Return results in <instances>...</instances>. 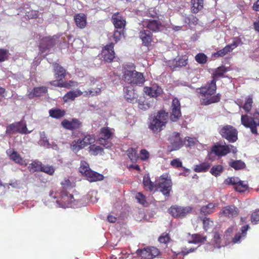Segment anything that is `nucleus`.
I'll return each mask as SVG.
<instances>
[{
    "mask_svg": "<svg viewBox=\"0 0 259 259\" xmlns=\"http://www.w3.org/2000/svg\"><path fill=\"white\" fill-rule=\"evenodd\" d=\"M123 34V32L121 31H119L118 30H115L114 31L113 34V37L116 42H117L118 40H120L121 37V35Z\"/></svg>",
    "mask_w": 259,
    "mask_h": 259,
    "instance_id": "774afa93",
    "label": "nucleus"
},
{
    "mask_svg": "<svg viewBox=\"0 0 259 259\" xmlns=\"http://www.w3.org/2000/svg\"><path fill=\"white\" fill-rule=\"evenodd\" d=\"M217 206L218 204L214 203H209L207 205H203L200 208V213L204 215L211 214L214 211L215 208Z\"/></svg>",
    "mask_w": 259,
    "mask_h": 259,
    "instance_id": "473e14b6",
    "label": "nucleus"
},
{
    "mask_svg": "<svg viewBox=\"0 0 259 259\" xmlns=\"http://www.w3.org/2000/svg\"><path fill=\"white\" fill-rule=\"evenodd\" d=\"M143 184L146 190L159 191L165 197H169L172 189V182L170 179L168 178L167 174H164L161 176L155 182V184L150 180L149 174L145 175L143 177Z\"/></svg>",
    "mask_w": 259,
    "mask_h": 259,
    "instance_id": "f257e3e1",
    "label": "nucleus"
},
{
    "mask_svg": "<svg viewBox=\"0 0 259 259\" xmlns=\"http://www.w3.org/2000/svg\"><path fill=\"white\" fill-rule=\"evenodd\" d=\"M55 171V168L52 165L43 164L41 167V172H44L50 176L53 175Z\"/></svg>",
    "mask_w": 259,
    "mask_h": 259,
    "instance_id": "864d4df0",
    "label": "nucleus"
},
{
    "mask_svg": "<svg viewBox=\"0 0 259 259\" xmlns=\"http://www.w3.org/2000/svg\"><path fill=\"white\" fill-rule=\"evenodd\" d=\"M43 164L38 160L33 161L28 166V169L30 172L41 171Z\"/></svg>",
    "mask_w": 259,
    "mask_h": 259,
    "instance_id": "c9c22d12",
    "label": "nucleus"
},
{
    "mask_svg": "<svg viewBox=\"0 0 259 259\" xmlns=\"http://www.w3.org/2000/svg\"><path fill=\"white\" fill-rule=\"evenodd\" d=\"M87 180L90 182H94L102 181L104 179V176L97 172L90 170L85 176Z\"/></svg>",
    "mask_w": 259,
    "mask_h": 259,
    "instance_id": "c756f323",
    "label": "nucleus"
},
{
    "mask_svg": "<svg viewBox=\"0 0 259 259\" xmlns=\"http://www.w3.org/2000/svg\"><path fill=\"white\" fill-rule=\"evenodd\" d=\"M239 180L240 179L238 177H229L225 180L224 183L228 185H233L235 187L239 182Z\"/></svg>",
    "mask_w": 259,
    "mask_h": 259,
    "instance_id": "6e6d98bb",
    "label": "nucleus"
},
{
    "mask_svg": "<svg viewBox=\"0 0 259 259\" xmlns=\"http://www.w3.org/2000/svg\"><path fill=\"white\" fill-rule=\"evenodd\" d=\"M211 152L218 157L225 156L232 152L234 154L237 152V148L232 145H227L225 143L222 144L221 143H217L211 148Z\"/></svg>",
    "mask_w": 259,
    "mask_h": 259,
    "instance_id": "0eeeda50",
    "label": "nucleus"
},
{
    "mask_svg": "<svg viewBox=\"0 0 259 259\" xmlns=\"http://www.w3.org/2000/svg\"><path fill=\"white\" fill-rule=\"evenodd\" d=\"M242 41L240 38L239 37H236L234 38V40H233V42L230 45H228V46H229L230 48H232V50L236 48L237 46H238L239 45L242 44Z\"/></svg>",
    "mask_w": 259,
    "mask_h": 259,
    "instance_id": "0e129e2a",
    "label": "nucleus"
},
{
    "mask_svg": "<svg viewBox=\"0 0 259 259\" xmlns=\"http://www.w3.org/2000/svg\"><path fill=\"white\" fill-rule=\"evenodd\" d=\"M234 188L237 192H244L248 189V186L246 182L239 180Z\"/></svg>",
    "mask_w": 259,
    "mask_h": 259,
    "instance_id": "c03bdc74",
    "label": "nucleus"
},
{
    "mask_svg": "<svg viewBox=\"0 0 259 259\" xmlns=\"http://www.w3.org/2000/svg\"><path fill=\"white\" fill-rule=\"evenodd\" d=\"M83 93L78 89L72 90L67 92L63 97V100L65 103L73 101L75 98L82 95Z\"/></svg>",
    "mask_w": 259,
    "mask_h": 259,
    "instance_id": "a878e982",
    "label": "nucleus"
},
{
    "mask_svg": "<svg viewBox=\"0 0 259 259\" xmlns=\"http://www.w3.org/2000/svg\"><path fill=\"white\" fill-rule=\"evenodd\" d=\"M144 92L147 95L155 98L162 96L163 94L162 88L156 83L152 84L151 87H145Z\"/></svg>",
    "mask_w": 259,
    "mask_h": 259,
    "instance_id": "a211bd4d",
    "label": "nucleus"
},
{
    "mask_svg": "<svg viewBox=\"0 0 259 259\" xmlns=\"http://www.w3.org/2000/svg\"><path fill=\"white\" fill-rule=\"evenodd\" d=\"M190 239L188 242L191 244H198L203 243L206 240V236L200 234H193L191 235L189 234Z\"/></svg>",
    "mask_w": 259,
    "mask_h": 259,
    "instance_id": "7c9ffc66",
    "label": "nucleus"
},
{
    "mask_svg": "<svg viewBox=\"0 0 259 259\" xmlns=\"http://www.w3.org/2000/svg\"><path fill=\"white\" fill-rule=\"evenodd\" d=\"M54 76L59 80H62L66 76V70L57 63L52 64Z\"/></svg>",
    "mask_w": 259,
    "mask_h": 259,
    "instance_id": "5701e85b",
    "label": "nucleus"
},
{
    "mask_svg": "<svg viewBox=\"0 0 259 259\" xmlns=\"http://www.w3.org/2000/svg\"><path fill=\"white\" fill-rule=\"evenodd\" d=\"M198 18L193 15H190L185 18V22L189 25H196L198 23Z\"/></svg>",
    "mask_w": 259,
    "mask_h": 259,
    "instance_id": "5fc2aeb1",
    "label": "nucleus"
},
{
    "mask_svg": "<svg viewBox=\"0 0 259 259\" xmlns=\"http://www.w3.org/2000/svg\"><path fill=\"white\" fill-rule=\"evenodd\" d=\"M91 169L90 168L89 164L88 162L85 161H81L80 162V165L79 168V172L84 177L87 174L88 171H90Z\"/></svg>",
    "mask_w": 259,
    "mask_h": 259,
    "instance_id": "49530a36",
    "label": "nucleus"
},
{
    "mask_svg": "<svg viewBox=\"0 0 259 259\" xmlns=\"http://www.w3.org/2000/svg\"><path fill=\"white\" fill-rule=\"evenodd\" d=\"M112 22L117 29H123L126 26L125 18L119 12L114 13L111 17Z\"/></svg>",
    "mask_w": 259,
    "mask_h": 259,
    "instance_id": "aec40b11",
    "label": "nucleus"
},
{
    "mask_svg": "<svg viewBox=\"0 0 259 259\" xmlns=\"http://www.w3.org/2000/svg\"><path fill=\"white\" fill-rule=\"evenodd\" d=\"M210 167V164L208 162H203L199 164L196 165L194 170L197 172H204L207 171Z\"/></svg>",
    "mask_w": 259,
    "mask_h": 259,
    "instance_id": "58836bf2",
    "label": "nucleus"
},
{
    "mask_svg": "<svg viewBox=\"0 0 259 259\" xmlns=\"http://www.w3.org/2000/svg\"><path fill=\"white\" fill-rule=\"evenodd\" d=\"M48 92V88L46 87H35L28 95L29 99H31L35 97H39Z\"/></svg>",
    "mask_w": 259,
    "mask_h": 259,
    "instance_id": "c85d7f7f",
    "label": "nucleus"
},
{
    "mask_svg": "<svg viewBox=\"0 0 259 259\" xmlns=\"http://www.w3.org/2000/svg\"><path fill=\"white\" fill-rule=\"evenodd\" d=\"M193 208L191 206H181L177 205L171 206L168 209L169 213L175 218L183 219L191 212Z\"/></svg>",
    "mask_w": 259,
    "mask_h": 259,
    "instance_id": "f8f14e48",
    "label": "nucleus"
},
{
    "mask_svg": "<svg viewBox=\"0 0 259 259\" xmlns=\"http://www.w3.org/2000/svg\"><path fill=\"white\" fill-rule=\"evenodd\" d=\"M143 27L149 29L153 32H157L160 30L162 23L159 19H144L141 21Z\"/></svg>",
    "mask_w": 259,
    "mask_h": 259,
    "instance_id": "f3484780",
    "label": "nucleus"
},
{
    "mask_svg": "<svg viewBox=\"0 0 259 259\" xmlns=\"http://www.w3.org/2000/svg\"><path fill=\"white\" fill-rule=\"evenodd\" d=\"M9 56V53L8 50L0 49V62H2L8 60Z\"/></svg>",
    "mask_w": 259,
    "mask_h": 259,
    "instance_id": "bf43d9fd",
    "label": "nucleus"
},
{
    "mask_svg": "<svg viewBox=\"0 0 259 259\" xmlns=\"http://www.w3.org/2000/svg\"><path fill=\"white\" fill-rule=\"evenodd\" d=\"M199 219L202 222L203 228L204 231H207L213 226V221L210 218L206 217H200Z\"/></svg>",
    "mask_w": 259,
    "mask_h": 259,
    "instance_id": "4c0bfd02",
    "label": "nucleus"
},
{
    "mask_svg": "<svg viewBox=\"0 0 259 259\" xmlns=\"http://www.w3.org/2000/svg\"><path fill=\"white\" fill-rule=\"evenodd\" d=\"M139 35L143 46L149 47L151 45L153 37L152 32L148 29H143L140 31Z\"/></svg>",
    "mask_w": 259,
    "mask_h": 259,
    "instance_id": "4be33fe9",
    "label": "nucleus"
},
{
    "mask_svg": "<svg viewBox=\"0 0 259 259\" xmlns=\"http://www.w3.org/2000/svg\"><path fill=\"white\" fill-rule=\"evenodd\" d=\"M135 75L134 76V78L133 79V81L131 80V79L129 78V76H127L126 79L128 80V81H130V84H143L145 81L144 76L142 73L135 71Z\"/></svg>",
    "mask_w": 259,
    "mask_h": 259,
    "instance_id": "2f4dec72",
    "label": "nucleus"
},
{
    "mask_svg": "<svg viewBox=\"0 0 259 259\" xmlns=\"http://www.w3.org/2000/svg\"><path fill=\"white\" fill-rule=\"evenodd\" d=\"M124 98L127 102L134 103L137 101L136 94L131 88L125 87L124 88Z\"/></svg>",
    "mask_w": 259,
    "mask_h": 259,
    "instance_id": "cd10ccee",
    "label": "nucleus"
},
{
    "mask_svg": "<svg viewBox=\"0 0 259 259\" xmlns=\"http://www.w3.org/2000/svg\"><path fill=\"white\" fill-rule=\"evenodd\" d=\"M195 59L198 63L204 64L207 61V57L205 54L199 53L195 56Z\"/></svg>",
    "mask_w": 259,
    "mask_h": 259,
    "instance_id": "8fccbe9b",
    "label": "nucleus"
},
{
    "mask_svg": "<svg viewBox=\"0 0 259 259\" xmlns=\"http://www.w3.org/2000/svg\"><path fill=\"white\" fill-rule=\"evenodd\" d=\"M136 198L137 199L138 202L143 205L145 206L147 204L146 198L141 192H138L136 194Z\"/></svg>",
    "mask_w": 259,
    "mask_h": 259,
    "instance_id": "4d7b16f0",
    "label": "nucleus"
},
{
    "mask_svg": "<svg viewBox=\"0 0 259 259\" xmlns=\"http://www.w3.org/2000/svg\"><path fill=\"white\" fill-rule=\"evenodd\" d=\"M168 118V114L165 111H158L156 115L150 119L149 128L154 133H159L166 126Z\"/></svg>",
    "mask_w": 259,
    "mask_h": 259,
    "instance_id": "7ed1b4c3",
    "label": "nucleus"
},
{
    "mask_svg": "<svg viewBox=\"0 0 259 259\" xmlns=\"http://www.w3.org/2000/svg\"><path fill=\"white\" fill-rule=\"evenodd\" d=\"M140 157L142 160H146L149 157V153L146 149H142L140 152Z\"/></svg>",
    "mask_w": 259,
    "mask_h": 259,
    "instance_id": "69168bd1",
    "label": "nucleus"
},
{
    "mask_svg": "<svg viewBox=\"0 0 259 259\" xmlns=\"http://www.w3.org/2000/svg\"><path fill=\"white\" fill-rule=\"evenodd\" d=\"M61 124L63 128L70 131L78 130L82 126V122L75 118L71 120L65 119L61 121Z\"/></svg>",
    "mask_w": 259,
    "mask_h": 259,
    "instance_id": "6ab92c4d",
    "label": "nucleus"
},
{
    "mask_svg": "<svg viewBox=\"0 0 259 259\" xmlns=\"http://www.w3.org/2000/svg\"><path fill=\"white\" fill-rule=\"evenodd\" d=\"M56 202L62 207H74L77 204V201L73 196L65 190L61 191L60 196L56 200Z\"/></svg>",
    "mask_w": 259,
    "mask_h": 259,
    "instance_id": "9d476101",
    "label": "nucleus"
},
{
    "mask_svg": "<svg viewBox=\"0 0 259 259\" xmlns=\"http://www.w3.org/2000/svg\"><path fill=\"white\" fill-rule=\"evenodd\" d=\"M10 158L15 163L20 165L24 164V161L20 155L16 151L13 150L9 155Z\"/></svg>",
    "mask_w": 259,
    "mask_h": 259,
    "instance_id": "ea45409f",
    "label": "nucleus"
},
{
    "mask_svg": "<svg viewBox=\"0 0 259 259\" xmlns=\"http://www.w3.org/2000/svg\"><path fill=\"white\" fill-rule=\"evenodd\" d=\"M95 142L93 135L87 134L83 138L73 141L70 144V149L75 153H77L80 150L84 148Z\"/></svg>",
    "mask_w": 259,
    "mask_h": 259,
    "instance_id": "423d86ee",
    "label": "nucleus"
},
{
    "mask_svg": "<svg viewBox=\"0 0 259 259\" xmlns=\"http://www.w3.org/2000/svg\"><path fill=\"white\" fill-rule=\"evenodd\" d=\"M181 115L180 102L177 98H175L170 107V119L172 122H176Z\"/></svg>",
    "mask_w": 259,
    "mask_h": 259,
    "instance_id": "dca6fc26",
    "label": "nucleus"
},
{
    "mask_svg": "<svg viewBox=\"0 0 259 259\" xmlns=\"http://www.w3.org/2000/svg\"><path fill=\"white\" fill-rule=\"evenodd\" d=\"M114 130L109 127H102L99 132V138L98 139V143L103 146L105 148H110L112 146L111 141L114 135Z\"/></svg>",
    "mask_w": 259,
    "mask_h": 259,
    "instance_id": "39448f33",
    "label": "nucleus"
},
{
    "mask_svg": "<svg viewBox=\"0 0 259 259\" xmlns=\"http://www.w3.org/2000/svg\"><path fill=\"white\" fill-rule=\"evenodd\" d=\"M188 64V57L183 56L180 57L178 60H173L170 62V67L174 68L186 66Z\"/></svg>",
    "mask_w": 259,
    "mask_h": 259,
    "instance_id": "f704fd0d",
    "label": "nucleus"
},
{
    "mask_svg": "<svg viewBox=\"0 0 259 259\" xmlns=\"http://www.w3.org/2000/svg\"><path fill=\"white\" fill-rule=\"evenodd\" d=\"M204 0H191L190 10L193 14H197L204 8Z\"/></svg>",
    "mask_w": 259,
    "mask_h": 259,
    "instance_id": "393cba45",
    "label": "nucleus"
},
{
    "mask_svg": "<svg viewBox=\"0 0 259 259\" xmlns=\"http://www.w3.org/2000/svg\"><path fill=\"white\" fill-rule=\"evenodd\" d=\"M135 66L134 65H127L125 66H124L123 69V80L125 82L130 84V81H128V80L126 79V75L129 76V78H130L131 79V80L133 81V79L135 75Z\"/></svg>",
    "mask_w": 259,
    "mask_h": 259,
    "instance_id": "b1692460",
    "label": "nucleus"
},
{
    "mask_svg": "<svg viewBox=\"0 0 259 259\" xmlns=\"http://www.w3.org/2000/svg\"><path fill=\"white\" fill-rule=\"evenodd\" d=\"M212 242L215 247L217 248H220L221 247L220 235L218 232L214 233Z\"/></svg>",
    "mask_w": 259,
    "mask_h": 259,
    "instance_id": "680f3d73",
    "label": "nucleus"
},
{
    "mask_svg": "<svg viewBox=\"0 0 259 259\" xmlns=\"http://www.w3.org/2000/svg\"><path fill=\"white\" fill-rule=\"evenodd\" d=\"M232 51V48H230L229 46H226L223 49L218 51L213 54V56L215 57H222L227 55Z\"/></svg>",
    "mask_w": 259,
    "mask_h": 259,
    "instance_id": "37998d69",
    "label": "nucleus"
},
{
    "mask_svg": "<svg viewBox=\"0 0 259 259\" xmlns=\"http://www.w3.org/2000/svg\"><path fill=\"white\" fill-rule=\"evenodd\" d=\"M50 117L55 119H60L66 115V111L64 109L56 108H52L49 111Z\"/></svg>",
    "mask_w": 259,
    "mask_h": 259,
    "instance_id": "72a5a7b5",
    "label": "nucleus"
},
{
    "mask_svg": "<svg viewBox=\"0 0 259 259\" xmlns=\"http://www.w3.org/2000/svg\"><path fill=\"white\" fill-rule=\"evenodd\" d=\"M227 69L224 66H220L216 69L215 71L212 74V79H215L221 77H223L224 74L227 71Z\"/></svg>",
    "mask_w": 259,
    "mask_h": 259,
    "instance_id": "a19ab883",
    "label": "nucleus"
},
{
    "mask_svg": "<svg viewBox=\"0 0 259 259\" xmlns=\"http://www.w3.org/2000/svg\"><path fill=\"white\" fill-rule=\"evenodd\" d=\"M219 134L229 143H234L238 140V131L232 125L226 124L221 127Z\"/></svg>",
    "mask_w": 259,
    "mask_h": 259,
    "instance_id": "6e6552de",
    "label": "nucleus"
},
{
    "mask_svg": "<svg viewBox=\"0 0 259 259\" xmlns=\"http://www.w3.org/2000/svg\"><path fill=\"white\" fill-rule=\"evenodd\" d=\"M170 238L168 233H163L158 238V241L161 243L167 244L169 242Z\"/></svg>",
    "mask_w": 259,
    "mask_h": 259,
    "instance_id": "052dcab7",
    "label": "nucleus"
},
{
    "mask_svg": "<svg viewBox=\"0 0 259 259\" xmlns=\"http://www.w3.org/2000/svg\"><path fill=\"white\" fill-rule=\"evenodd\" d=\"M229 165L235 170L243 169L245 167V164L241 160H233L229 163Z\"/></svg>",
    "mask_w": 259,
    "mask_h": 259,
    "instance_id": "a18cd8bd",
    "label": "nucleus"
},
{
    "mask_svg": "<svg viewBox=\"0 0 259 259\" xmlns=\"http://www.w3.org/2000/svg\"><path fill=\"white\" fill-rule=\"evenodd\" d=\"M170 165L175 168L181 167L182 166V162L180 159L176 158L171 161Z\"/></svg>",
    "mask_w": 259,
    "mask_h": 259,
    "instance_id": "338daca9",
    "label": "nucleus"
},
{
    "mask_svg": "<svg viewBox=\"0 0 259 259\" xmlns=\"http://www.w3.org/2000/svg\"><path fill=\"white\" fill-rule=\"evenodd\" d=\"M217 89L215 79L207 81L204 85L197 89L198 97L200 99L201 105H208L218 103L220 101L221 94L218 93L214 95Z\"/></svg>",
    "mask_w": 259,
    "mask_h": 259,
    "instance_id": "f03ea898",
    "label": "nucleus"
},
{
    "mask_svg": "<svg viewBox=\"0 0 259 259\" xmlns=\"http://www.w3.org/2000/svg\"><path fill=\"white\" fill-rule=\"evenodd\" d=\"M114 44L110 42L104 46L101 51V57L103 60L107 63H111L115 57V53L114 51Z\"/></svg>",
    "mask_w": 259,
    "mask_h": 259,
    "instance_id": "4468645a",
    "label": "nucleus"
},
{
    "mask_svg": "<svg viewBox=\"0 0 259 259\" xmlns=\"http://www.w3.org/2000/svg\"><path fill=\"white\" fill-rule=\"evenodd\" d=\"M146 15L153 19H159L158 11L156 8H150L146 11Z\"/></svg>",
    "mask_w": 259,
    "mask_h": 259,
    "instance_id": "09e8293b",
    "label": "nucleus"
},
{
    "mask_svg": "<svg viewBox=\"0 0 259 259\" xmlns=\"http://www.w3.org/2000/svg\"><path fill=\"white\" fill-rule=\"evenodd\" d=\"M26 16L28 19H35L38 16V12L35 10H30L26 13Z\"/></svg>",
    "mask_w": 259,
    "mask_h": 259,
    "instance_id": "e2e57ef3",
    "label": "nucleus"
},
{
    "mask_svg": "<svg viewBox=\"0 0 259 259\" xmlns=\"http://www.w3.org/2000/svg\"><path fill=\"white\" fill-rule=\"evenodd\" d=\"M253 99L252 97H248L246 99L244 105L242 106V108L247 113L249 112L252 107Z\"/></svg>",
    "mask_w": 259,
    "mask_h": 259,
    "instance_id": "de8ad7c7",
    "label": "nucleus"
},
{
    "mask_svg": "<svg viewBox=\"0 0 259 259\" xmlns=\"http://www.w3.org/2000/svg\"><path fill=\"white\" fill-rule=\"evenodd\" d=\"M241 124L246 128H249L252 134L257 135V126H259V113L255 112L253 117L247 114L242 115L241 116Z\"/></svg>",
    "mask_w": 259,
    "mask_h": 259,
    "instance_id": "20e7f679",
    "label": "nucleus"
},
{
    "mask_svg": "<svg viewBox=\"0 0 259 259\" xmlns=\"http://www.w3.org/2000/svg\"><path fill=\"white\" fill-rule=\"evenodd\" d=\"M136 254L141 259H153L160 254V251L155 247L148 246L137 249Z\"/></svg>",
    "mask_w": 259,
    "mask_h": 259,
    "instance_id": "9b49d317",
    "label": "nucleus"
},
{
    "mask_svg": "<svg viewBox=\"0 0 259 259\" xmlns=\"http://www.w3.org/2000/svg\"><path fill=\"white\" fill-rule=\"evenodd\" d=\"M89 151L93 155L96 156L98 154L102 155L104 153V149L100 146L95 144L91 145L89 148Z\"/></svg>",
    "mask_w": 259,
    "mask_h": 259,
    "instance_id": "79ce46f5",
    "label": "nucleus"
},
{
    "mask_svg": "<svg viewBox=\"0 0 259 259\" xmlns=\"http://www.w3.org/2000/svg\"><path fill=\"white\" fill-rule=\"evenodd\" d=\"M224 168L221 165H214L211 168L210 172L215 177H217L222 173L223 171Z\"/></svg>",
    "mask_w": 259,
    "mask_h": 259,
    "instance_id": "603ef678",
    "label": "nucleus"
},
{
    "mask_svg": "<svg viewBox=\"0 0 259 259\" xmlns=\"http://www.w3.org/2000/svg\"><path fill=\"white\" fill-rule=\"evenodd\" d=\"M127 156L132 162H136L138 159L139 156L137 154V151L134 148L129 149L127 151Z\"/></svg>",
    "mask_w": 259,
    "mask_h": 259,
    "instance_id": "3c124183",
    "label": "nucleus"
},
{
    "mask_svg": "<svg viewBox=\"0 0 259 259\" xmlns=\"http://www.w3.org/2000/svg\"><path fill=\"white\" fill-rule=\"evenodd\" d=\"M138 108L143 110H146L149 109L151 104L147 99L144 96L140 97L138 100Z\"/></svg>",
    "mask_w": 259,
    "mask_h": 259,
    "instance_id": "e433bc0d",
    "label": "nucleus"
},
{
    "mask_svg": "<svg viewBox=\"0 0 259 259\" xmlns=\"http://www.w3.org/2000/svg\"><path fill=\"white\" fill-rule=\"evenodd\" d=\"M30 133L28 131L27 125L23 120L15 122L9 124L6 127V134L11 135L16 133L27 134Z\"/></svg>",
    "mask_w": 259,
    "mask_h": 259,
    "instance_id": "1a4fd4ad",
    "label": "nucleus"
},
{
    "mask_svg": "<svg viewBox=\"0 0 259 259\" xmlns=\"http://www.w3.org/2000/svg\"><path fill=\"white\" fill-rule=\"evenodd\" d=\"M56 45V39L52 36L43 37L40 39L38 48L41 54L48 52Z\"/></svg>",
    "mask_w": 259,
    "mask_h": 259,
    "instance_id": "2eb2a0df",
    "label": "nucleus"
},
{
    "mask_svg": "<svg viewBox=\"0 0 259 259\" xmlns=\"http://www.w3.org/2000/svg\"><path fill=\"white\" fill-rule=\"evenodd\" d=\"M74 20L77 27L83 29L87 24V16L83 13H78L74 16Z\"/></svg>",
    "mask_w": 259,
    "mask_h": 259,
    "instance_id": "bb28decb",
    "label": "nucleus"
},
{
    "mask_svg": "<svg viewBox=\"0 0 259 259\" xmlns=\"http://www.w3.org/2000/svg\"><path fill=\"white\" fill-rule=\"evenodd\" d=\"M238 208L234 205H228L224 207L219 213L220 217L228 218H235L239 214Z\"/></svg>",
    "mask_w": 259,
    "mask_h": 259,
    "instance_id": "412c9836",
    "label": "nucleus"
},
{
    "mask_svg": "<svg viewBox=\"0 0 259 259\" xmlns=\"http://www.w3.org/2000/svg\"><path fill=\"white\" fill-rule=\"evenodd\" d=\"M168 141L170 144L167 147V150L169 152L178 150L183 146L180 134L178 132H174L171 133L168 137Z\"/></svg>",
    "mask_w": 259,
    "mask_h": 259,
    "instance_id": "ddd939ff",
    "label": "nucleus"
},
{
    "mask_svg": "<svg viewBox=\"0 0 259 259\" xmlns=\"http://www.w3.org/2000/svg\"><path fill=\"white\" fill-rule=\"evenodd\" d=\"M250 221L254 225L259 223V209H255L251 213Z\"/></svg>",
    "mask_w": 259,
    "mask_h": 259,
    "instance_id": "13d9d810",
    "label": "nucleus"
}]
</instances>
